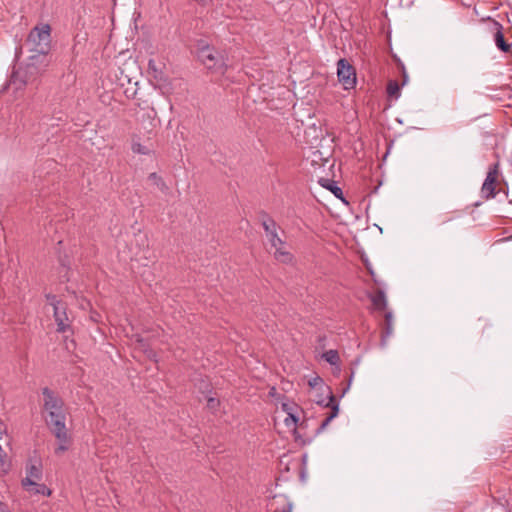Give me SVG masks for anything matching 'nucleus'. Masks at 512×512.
Wrapping results in <instances>:
<instances>
[{"instance_id":"1","label":"nucleus","mask_w":512,"mask_h":512,"mask_svg":"<svg viewBox=\"0 0 512 512\" xmlns=\"http://www.w3.org/2000/svg\"><path fill=\"white\" fill-rule=\"evenodd\" d=\"M43 409L47 413L45 421L58 440L55 448V454L61 455L69 449L71 438L66 429V413L63 400L51 389L45 387L42 389Z\"/></svg>"},{"instance_id":"2","label":"nucleus","mask_w":512,"mask_h":512,"mask_svg":"<svg viewBox=\"0 0 512 512\" xmlns=\"http://www.w3.org/2000/svg\"><path fill=\"white\" fill-rule=\"evenodd\" d=\"M26 44L29 51H50L51 50V27L49 24L41 23L35 26L28 34Z\"/></svg>"},{"instance_id":"3","label":"nucleus","mask_w":512,"mask_h":512,"mask_svg":"<svg viewBox=\"0 0 512 512\" xmlns=\"http://www.w3.org/2000/svg\"><path fill=\"white\" fill-rule=\"evenodd\" d=\"M42 73L37 69H32V67L25 63L24 66L18 67L11 75L9 86L14 90H21L26 85L31 84L36 81V79Z\"/></svg>"},{"instance_id":"4","label":"nucleus","mask_w":512,"mask_h":512,"mask_svg":"<svg viewBox=\"0 0 512 512\" xmlns=\"http://www.w3.org/2000/svg\"><path fill=\"white\" fill-rule=\"evenodd\" d=\"M198 57L208 69L215 72L224 73L227 68L223 55L208 46L199 51Z\"/></svg>"},{"instance_id":"5","label":"nucleus","mask_w":512,"mask_h":512,"mask_svg":"<svg viewBox=\"0 0 512 512\" xmlns=\"http://www.w3.org/2000/svg\"><path fill=\"white\" fill-rule=\"evenodd\" d=\"M163 66L157 64L154 59L148 61V74L155 82V86L164 94H171L173 91L172 81L167 77Z\"/></svg>"},{"instance_id":"6","label":"nucleus","mask_w":512,"mask_h":512,"mask_svg":"<svg viewBox=\"0 0 512 512\" xmlns=\"http://www.w3.org/2000/svg\"><path fill=\"white\" fill-rule=\"evenodd\" d=\"M49 304L54 310V319L57 324V331L64 333L70 328V320L66 312V304L59 301L55 295L46 296Z\"/></svg>"},{"instance_id":"7","label":"nucleus","mask_w":512,"mask_h":512,"mask_svg":"<svg viewBox=\"0 0 512 512\" xmlns=\"http://www.w3.org/2000/svg\"><path fill=\"white\" fill-rule=\"evenodd\" d=\"M337 76L344 89L349 90L355 87L357 82L355 68L344 58L337 62Z\"/></svg>"},{"instance_id":"8","label":"nucleus","mask_w":512,"mask_h":512,"mask_svg":"<svg viewBox=\"0 0 512 512\" xmlns=\"http://www.w3.org/2000/svg\"><path fill=\"white\" fill-rule=\"evenodd\" d=\"M499 174V162H496L489 167L486 178L482 184L481 194L483 198L491 199L496 196V186Z\"/></svg>"},{"instance_id":"9","label":"nucleus","mask_w":512,"mask_h":512,"mask_svg":"<svg viewBox=\"0 0 512 512\" xmlns=\"http://www.w3.org/2000/svg\"><path fill=\"white\" fill-rule=\"evenodd\" d=\"M42 463L40 460L30 461L26 465V477L22 479L21 485L24 489H29L32 485L42 479Z\"/></svg>"},{"instance_id":"10","label":"nucleus","mask_w":512,"mask_h":512,"mask_svg":"<svg viewBox=\"0 0 512 512\" xmlns=\"http://www.w3.org/2000/svg\"><path fill=\"white\" fill-rule=\"evenodd\" d=\"M30 55L27 58L26 63L29 64L32 69H37L43 73L46 71L50 64V51H29Z\"/></svg>"},{"instance_id":"11","label":"nucleus","mask_w":512,"mask_h":512,"mask_svg":"<svg viewBox=\"0 0 512 512\" xmlns=\"http://www.w3.org/2000/svg\"><path fill=\"white\" fill-rule=\"evenodd\" d=\"M490 31L493 33V40L496 47L504 52L508 53L512 49V45L508 43L503 34V26L495 20L490 21Z\"/></svg>"},{"instance_id":"12","label":"nucleus","mask_w":512,"mask_h":512,"mask_svg":"<svg viewBox=\"0 0 512 512\" xmlns=\"http://www.w3.org/2000/svg\"><path fill=\"white\" fill-rule=\"evenodd\" d=\"M262 226L266 233V237L273 248L284 245V241L279 237L277 233V224L273 219L268 218L267 220H264L262 222Z\"/></svg>"},{"instance_id":"13","label":"nucleus","mask_w":512,"mask_h":512,"mask_svg":"<svg viewBox=\"0 0 512 512\" xmlns=\"http://www.w3.org/2000/svg\"><path fill=\"white\" fill-rule=\"evenodd\" d=\"M325 407H330L331 411L329 414L325 417V419L320 424L319 428L317 429V432L320 433L326 429V427L329 425V423L338 415L339 413V404L335 398V396L332 394V392H329V401L327 404H325Z\"/></svg>"},{"instance_id":"14","label":"nucleus","mask_w":512,"mask_h":512,"mask_svg":"<svg viewBox=\"0 0 512 512\" xmlns=\"http://www.w3.org/2000/svg\"><path fill=\"white\" fill-rule=\"evenodd\" d=\"M393 332H394L393 314L391 311H386L384 314V323H383L382 332H381L380 345L382 347H385L387 345V341L392 336Z\"/></svg>"},{"instance_id":"15","label":"nucleus","mask_w":512,"mask_h":512,"mask_svg":"<svg viewBox=\"0 0 512 512\" xmlns=\"http://www.w3.org/2000/svg\"><path fill=\"white\" fill-rule=\"evenodd\" d=\"M318 182L322 187L330 190L335 197L345 202L342 189L338 187L334 181L326 178H320Z\"/></svg>"},{"instance_id":"16","label":"nucleus","mask_w":512,"mask_h":512,"mask_svg":"<svg viewBox=\"0 0 512 512\" xmlns=\"http://www.w3.org/2000/svg\"><path fill=\"white\" fill-rule=\"evenodd\" d=\"M372 304L376 310L385 311L387 308V299L384 291L377 290L371 297Z\"/></svg>"},{"instance_id":"17","label":"nucleus","mask_w":512,"mask_h":512,"mask_svg":"<svg viewBox=\"0 0 512 512\" xmlns=\"http://www.w3.org/2000/svg\"><path fill=\"white\" fill-rule=\"evenodd\" d=\"M285 244L283 246H277L273 253L275 259L282 263H290L293 259L292 254L285 249Z\"/></svg>"},{"instance_id":"18","label":"nucleus","mask_w":512,"mask_h":512,"mask_svg":"<svg viewBox=\"0 0 512 512\" xmlns=\"http://www.w3.org/2000/svg\"><path fill=\"white\" fill-rule=\"evenodd\" d=\"M131 148L134 153L141 155H149L153 152L152 144L143 145L140 142L136 141L135 139H133Z\"/></svg>"},{"instance_id":"19","label":"nucleus","mask_w":512,"mask_h":512,"mask_svg":"<svg viewBox=\"0 0 512 512\" xmlns=\"http://www.w3.org/2000/svg\"><path fill=\"white\" fill-rule=\"evenodd\" d=\"M148 180L155 185L160 191L167 192L168 186L164 182V180L155 172L150 173L148 176Z\"/></svg>"},{"instance_id":"20","label":"nucleus","mask_w":512,"mask_h":512,"mask_svg":"<svg viewBox=\"0 0 512 512\" xmlns=\"http://www.w3.org/2000/svg\"><path fill=\"white\" fill-rule=\"evenodd\" d=\"M31 494H41L44 496H50L52 491L45 485V484H39L36 482V484L32 485V487H29V489H25Z\"/></svg>"},{"instance_id":"21","label":"nucleus","mask_w":512,"mask_h":512,"mask_svg":"<svg viewBox=\"0 0 512 512\" xmlns=\"http://www.w3.org/2000/svg\"><path fill=\"white\" fill-rule=\"evenodd\" d=\"M322 357L331 365H338L340 358L336 350H328L323 353Z\"/></svg>"},{"instance_id":"22","label":"nucleus","mask_w":512,"mask_h":512,"mask_svg":"<svg viewBox=\"0 0 512 512\" xmlns=\"http://www.w3.org/2000/svg\"><path fill=\"white\" fill-rule=\"evenodd\" d=\"M400 88L396 81H389L387 85V93L390 97L397 99L400 95Z\"/></svg>"},{"instance_id":"23","label":"nucleus","mask_w":512,"mask_h":512,"mask_svg":"<svg viewBox=\"0 0 512 512\" xmlns=\"http://www.w3.org/2000/svg\"><path fill=\"white\" fill-rule=\"evenodd\" d=\"M298 420L299 419L296 416V412H289L287 417L284 419V423H285L286 427L295 429Z\"/></svg>"},{"instance_id":"24","label":"nucleus","mask_w":512,"mask_h":512,"mask_svg":"<svg viewBox=\"0 0 512 512\" xmlns=\"http://www.w3.org/2000/svg\"><path fill=\"white\" fill-rule=\"evenodd\" d=\"M298 420L299 419L296 416V412H289L287 417L284 419V423H285L286 427L295 429Z\"/></svg>"},{"instance_id":"25","label":"nucleus","mask_w":512,"mask_h":512,"mask_svg":"<svg viewBox=\"0 0 512 512\" xmlns=\"http://www.w3.org/2000/svg\"><path fill=\"white\" fill-rule=\"evenodd\" d=\"M219 405H220L219 399H217L215 397H208L207 398V407L211 411H216L217 408L219 407Z\"/></svg>"},{"instance_id":"26","label":"nucleus","mask_w":512,"mask_h":512,"mask_svg":"<svg viewBox=\"0 0 512 512\" xmlns=\"http://www.w3.org/2000/svg\"><path fill=\"white\" fill-rule=\"evenodd\" d=\"M282 409L284 412H286V414L288 415L289 412H296V410L298 409L297 405H295L294 403H283L282 404Z\"/></svg>"},{"instance_id":"27","label":"nucleus","mask_w":512,"mask_h":512,"mask_svg":"<svg viewBox=\"0 0 512 512\" xmlns=\"http://www.w3.org/2000/svg\"><path fill=\"white\" fill-rule=\"evenodd\" d=\"M320 383H322V379L319 376L314 377L311 380H309V385L311 387H316Z\"/></svg>"},{"instance_id":"28","label":"nucleus","mask_w":512,"mask_h":512,"mask_svg":"<svg viewBox=\"0 0 512 512\" xmlns=\"http://www.w3.org/2000/svg\"><path fill=\"white\" fill-rule=\"evenodd\" d=\"M6 432V425L3 423V421L0 419V439Z\"/></svg>"},{"instance_id":"29","label":"nucleus","mask_w":512,"mask_h":512,"mask_svg":"<svg viewBox=\"0 0 512 512\" xmlns=\"http://www.w3.org/2000/svg\"><path fill=\"white\" fill-rule=\"evenodd\" d=\"M0 512H11V511L6 503L0 502Z\"/></svg>"},{"instance_id":"30","label":"nucleus","mask_w":512,"mask_h":512,"mask_svg":"<svg viewBox=\"0 0 512 512\" xmlns=\"http://www.w3.org/2000/svg\"><path fill=\"white\" fill-rule=\"evenodd\" d=\"M353 372L351 373V376L349 378V383H348V386L343 390V394L349 389L350 387V384H351V381H352V378H353Z\"/></svg>"},{"instance_id":"31","label":"nucleus","mask_w":512,"mask_h":512,"mask_svg":"<svg viewBox=\"0 0 512 512\" xmlns=\"http://www.w3.org/2000/svg\"><path fill=\"white\" fill-rule=\"evenodd\" d=\"M138 342L140 343L141 348H143L146 351V346L142 339H139Z\"/></svg>"},{"instance_id":"32","label":"nucleus","mask_w":512,"mask_h":512,"mask_svg":"<svg viewBox=\"0 0 512 512\" xmlns=\"http://www.w3.org/2000/svg\"><path fill=\"white\" fill-rule=\"evenodd\" d=\"M282 512H291V508L289 507V508L283 510Z\"/></svg>"},{"instance_id":"33","label":"nucleus","mask_w":512,"mask_h":512,"mask_svg":"<svg viewBox=\"0 0 512 512\" xmlns=\"http://www.w3.org/2000/svg\"><path fill=\"white\" fill-rule=\"evenodd\" d=\"M509 202L512 203V200H510Z\"/></svg>"}]
</instances>
